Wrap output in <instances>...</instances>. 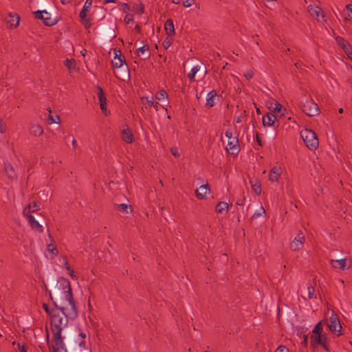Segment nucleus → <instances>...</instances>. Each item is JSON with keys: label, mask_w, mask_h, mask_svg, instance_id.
<instances>
[{"label": "nucleus", "mask_w": 352, "mask_h": 352, "mask_svg": "<svg viewBox=\"0 0 352 352\" xmlns=\"http://www.w3.org/2000/svg\"><path fill=\"white\" fill-rule=\"evenodd\" d=\"M50 294L54 307L44 304L43 308L50 320L52 347L54 352H67L65 329L68 320L74 319L78 315L69 281L65 278H58L53 293Z\"/></svg>", "instance_id": "f257e3e1"}, {"label": "nucleus", "mask_w": 352, "mask_h": 352, "mask_svg": "<svg viewBox=\"0 0 352 352\" xmlns=\"http://www.w3.org/2000/svg\"><path fill=\"white\" fill-rule=\"evenodd\" d=\"M310 341L314 347L320 345L325 350H328V346L327 345V335L323 333L321 321L318 322L312 330Z\"/></svg>", "instance_id": "f03ea898"}, {"label": "nucleus", "mask_w": 352, "mask_h": 352, "mask_svg": "<svg viewBox=\"0 0 352 352\" xmlns=\"http://www.w3.org/2000/svg\"><path fill=\"white\" fill-rule=\"evenodd\" d=\"M300 137L305 145L310 150H315L318 148L319 142L316 134L311 129H303L300 131Z\"/></svg>", "instance_id": "7ed1b4c3"}, {"label": "nucleus", "mask_w": 352, "mask_h": 352, "mask_svg": "<svg viewBox=\"0 0 352 352\" xmlns=\"http://www.w3.org/2000/svg\"><path fill=\"white\" fill-rule=\"evenodd\" d=\"M225 136L228 138V143L226 146V151L230 155H237L240 151L238 137L233 135L232 131L229 130L226 131Z\"/></svg>", "instance_id": "20e7f679"}, {"label": "nucleus", "mask_w": 352, "mask_h": 352, "mask_svg": "<svg viewBox=\"0 0 352 352\" xmlns=\"http://www.w3.org/2000/svg\"><path fill=\"white\" fill-rule=\"evenodd\" d=\"M113 54V59L111 60L112 66L116 69H122L126 76L129 78V72L128 70L126 60L121 51L117 49H114Z\"/></svg>", "instance_id": "39448f33"}, {"label": "nucleus", "mask_w": 352, "mask_h": 352, "mask_svg": "<svg viewBox=\"0 0 352 352\" xmlns=\"http://www.w3.org/2000/svg\"><path fill=\"white\" fill-rule=\"evenodd\" d=\"M302 111L308 116L313 117L319 115L320 109L316 102L312 99L306 100L302 104Z\"/></svg>", "instance_id": "423d86ee"}, {"label": "nucleus", "mask_w": 352, "mask_h": 352, "mask_svg": "<svg viewBox=\"0 0 352 352\" xmlns=\"http://www.w3.org/2000/svg\"><path fill=\"white\" fill-rule=\"evenodd\" d=\"M91 6L92 0H86L79 14L80 23L86 29H89L91 27V21L87 14L91 8Z\"/></svg>", "instance_id": "0eeeda50"}, {"label": "nucleus", "mask_w": 352, "mask_h": 352, "mask_svg": "<svg viewBox=\"0 0 352 352\" xmlns=\"http://www.w3.org/2000/svg\"><path fill=\"white\" fill-rule=\"evenodd\" d=\"M327 327L331 332L336 336H340L342 334L340 321L338 316L333 313L330 316L329 320L327 322Z\"/></svg>", "instance_id": "6e6552de"}, {"label": "nucleus", "mask_w": 352, "mask_h": 352, "mask_svg": "<svg viewBox=\"0 0 352 352\" xmlns=\"http://www.w3.org/2000/svg\"><path fill=\"white\" fill-rule=\"evenodd\" d=\"M283 169L284 167L280 164L276 163L274 166H273V167L269 171V181L272 183L278 182L283 174Z\"/></svg>", "instance_id": "1a4fd4ad"}, {"label": "nucleus", "mask_w": 352, "mask_h": 352, "mask_svg": "<svg viewBox=\"0 0 352 352\" xmlns=\"http://www.w3.org/2000/svg\"><path fill=\"white\" fill-rule=\"evenodd\" d=\"M34 15L36 18L43 21L46 25L52 26L57 23V20L52 18L51 14L45 10L35 12Z\"/></svg>", "instance_id": "9d476101"}, {"label": "nucleus", "mask_w": 352, "mask_h": 352, "mask_svg": "<svg viewBox=\"0 0 352 352\" xmlns=\"http://www.w3.org/2000/svg\"><path fill=\"white\" fill-rule=\"evenodd\" d=\"M305 241V237L304 234L302 232L298 233L293 241L290 243V250L294 252L300 250L304 246Z\"/></svg>", "instance_id": "9b49d317"}, {"label": "nucleus", "mask_w": 352, "mask_h": 352, "mask_svg": "<svg viewBox=\"0 0 352 352\" xmlns=\"http://www.w3.org/2000/svg\"><path fill=\"white\" fill-rule=\"evenodd\" d=\"M307 11L310 16L315 17L318 22L324 21V15L322 10L318 6L309 5L307 7Z\"/></svg>", "instance_id": "f8f14e48"}, {"label": "nucleus", "mask_w": 352, "mask_h": 352, "mask_svg": "<svg viewBox=\"0 0 352 352\" xmlns=\"http://www.w3.org/2000/svg\"><path fill=\"white\" fill-rule=\"evenodd\" d=\"M97 96L99 100L100 107L102 113L105 116H109L110 114V111L108 110L107 107V98L104 94L102 89L100 87H98Z\"/></svg>", "instance_id": "ddd939ff"}, {"label": "nucleus", "mask_w": 352, "mask_h": 352, "mask_svg": "<svg viewBox=\"0 0 352 352\" xmlns=\"http://www.w3.org/2000/svg\"><path fill=\"white\" fill-rule=\"evenodd\" d=\"M120 135L122 140L127 144H131L134 140L133 134L127 125H123L122 126Z\"/></svg>", "instance_id": "4468645a"}, {"label": "nucleus", "mask_w": 352, "mask_h": 352, "mask_svg": "<svg viewBox=\"0 0 352 352\" xmlns=\"http://www.w3.org/2000/svg\"><path fill=\"white\" fill-rule=\"evenodd\" d=\"M337 43L343 49L348 57L352 60V48L348 41L340 36L336 38Z\"/></svg>", "instance_id": "2eb2a0df"}, {"label": "nucleus", "mask_w": 352, "mask_h": 352, "mask_svg": "<svg viewBox=\"0 0 352 352\" xmlns=\"http://www.w3.org/2000/svg\"><path fill=\"white\" fill-rule=\"evenodd\" d=\"M210 193V188L208 184L201 185L195 190V195L198 199H204Z\"/></svg>", "instance_id": "dca6fc26"}, {"label": "nucleus", "mask_w": 352, "mask_h": 352, "mask_svg": "<svg viewBox=\"0 0 352 352\" xmlns=\"http://www.w3.org/2000/svg\"><path fill=\"white\" fill-rule=\"evenodd\" d=\"M331 266L334 269H339L344 270V269H349L350 265H347L346 258L340 259H331L330 261Z\"/></svg>", "instance_id": "f3484780"}, {"label": "nucleus", "mask_w": 352, "mask_h": 352, "mask_svg": "<svg viewBox=\"0 0 352 352\" xmlns=\"http://www.w3.org/2000/svg\"><path fill=\"white\" fill-rule=\"evenodd\" d=\"M60 262L62 265L63 268L66 270L67 274L70 276V277L73 280H77L78 277L76 275V274L74 273V270L71 268V267L69 264L67 258L66 256L60 257Z\"/></svg>", "instance_id": "a211bd4d"}, {"label": "nucleus", "mask_w": 352, "mask_h": 352, "mask_svg": "<svg viewBox=\"0 0 352 352\" xmlns=\"http://www.w3.org/2000/svg\"><path fill=\"white\" fill-rule=\"evenodd\" d=\"M218 100L216 91L212 90L207 94L206 106L209 108L212 107Z\"/></svg>", "instance_id": "6ab92c4d"}, {"label": "nucleus", "mask_w": 352, "mask_h": 352, "mask_svg": "<svg viewBox=\"0 0 352 352\" xmlns=\"http://www.w3.org/2000/svg\"><path fill=\"white\" fill-rule=\"evenodd\" d=\"M86 338H87L86 333H83V332H80L75 339V342L79 346L80 351L86 349V345H87Z\"/></svg>", "instance_id": "aec40b11"}, {"label": "nucleus", "mask_w": 352, "mask_h": 352, "mask_svg": "<svg viewBox=\"0 0 352 352\" xmlns=\"http://www.w3.org/2000/svg\"><path fill=\"white\" fill-rule=\"evenodd\" d=\"M58 249L55 245L50 243L47 245V248L45 251V255L48 258H53L58 254Z\"/></svg>", "instance_id": "412c9836"}, {"label": "nucleus", "mask_w": 352, "mask_h": 352, "mask_svg": "<svg viewBox=\"0 0 352 352\" xmlns=\"http://www.w3.org/2000/svg\"><path fill=\"white\" fill-rule=\"evenodd\" d=\"M28 218V222L31 228L38 232L43 231V226L34 219V216H25Z\"/></svg>", "instance_id": "4be33fe9"}, {"label": "nucleus", "mask_w": 352, "mask_h": 352, "mask_svg": "<svg viewBox=\"0 0 352 352\" xmlns=\"http://www.w3.org/2000/svg\"><path fill=\"white\" fill-rule=\"evenodd\" d=\"M168 95L167 92L165 90H164V89H162V90L159 91L155 94V98L157 100H166V104L162 105V107L164 109H165L166 111L167 110L166 107L168 106V104H169V102L168 100Z\"/></svg>", "instance_id": "5701e85b"}, {"label": "nucleus", "mask_w": 352, "mask_h": 352, "mask_svg": "<svg viewBox=\"0 0 352 352\" xmlns=\"http://www.w3.org/2000/svg\"><path fill=\"white\" fill-rule=\"evenodd\" d=\"M39 209V206L36 202H32L28 206L23 208V214L24 216L32 215L31 212H36Z\"/></svg>", "instance_id": "b1692460"}, {"label": "nucleus", "mask_w": 352, "mask_h": 352, "mask_svg": "<svg viewBox=\"0 0 352 352\" xmlns=\"http://www.w3.org/2000/svg\"><path fill=\"white\" fill-rule=\"evenodd\" d=\"M276 120V116L273 113H268L263 117V124L265 126H272L274 124Z\"/></svg>", "instance_id": "393cba45"}, {"label": "nucleus", "mask_w": 352, "mask_h": 352, "mask_svg": "<svg viewBox=\"0 0 352 352\" xmlns=\"http://www.w3.org/2000/svg\"><path fill=\"white\" fill-rule=\"evenodd\" d=\"M30 133L34 136H40L43 134V130L41 125L38 124H32L30 126Z\"/></svg>", "instance_id": "a878e982"}, {"label": "nucleus", "mask_w": 352, "mask_h": 352, "mask_svg": "<svg viewBox=\"0 0 352 352\" xmlns=\"http://www.w3.org/2000/svg\"><path fill=\"white\" fill-rule=\"evenodd\" d=\"M229 209V205L228 203L224 201L219 202L215 208V210L219 214H226L228 212Z\"/></svg>", "instance_id": "bb28decb"}, {"label": "nucleus", "mask_w": 352, "mask_h": 352, "mask_svg": "<svg viewBox=\"0 0 352 352\" xmlns=\"http://www.w3.org/2000/svg\"><path fill=\"white\" fill-rule=\"evenodd\" d=\"M20 21V17L16 14H10L9 18L8 19V23L10 24L12 28H16Z\"/></svg>", "instance_id": "cd10ccee"}, {"label": "nucleus", "mask_w": 352, "mask_h": 352, "mask_svg": "<svg viewBox=\"0 0 352 352\" xmlns=\"http://www.w3.org/2000/svg\"><path fill=\"white\" fill-rule=\"evenodd\" d=\"M52 192L49 187L46 186L43 190L38 192V197L41 201H47L51 196Z\"/></svg>", "instance_id": "c85d7f7f"}, {"label": "nucleus", "mask_w": 352, "mask_h": 352, "mask_svg": "<svg viewBox=\"0 0 352 352\" xmlns=\"http://www.w3.org/2000/svg\"><path fill=\"white\" fill-rule=\"evenodd\" d=\"M164 29L168 36H172L175 34V28L173 22L171 19H168L164 24Z\"/></svg>", "instance_id": "c756f323"}, {"label": "nucleus", "mask_w": 352, "mask_h": 352, "mask_svg": "<svg viewBox=\"0 0 352 352\" xmlns=\"http://www.w3.org/2000/svg\"><path fill=\"white\" fill-rule=\"evenodd\" d=\"M65 66L70 72H74L76 69V60L73 58H67L64 61Z\"/></svg>", "instance_id": "7c9ffc66"}, {"label": "nucleus", "mask_w": 352, "mask_h": 352, "mask_svg": "<svg viewBox=\"0 0 352 352\" xmlns=\"http://www.w3.org/2000/svg\"><path fill=\"white\" fill-rule=\"evenodd\" d=\"M251 188L254 192L257 195L261 193V184L258 181H251Z\"/></svg>", "instance_id": "2f4dec72"}, {"label": "nucleus", "mask_w": 352, "mask_h": 352, "mask_svg": "<svg viewBox=\"0 0 352 352\" xmlns=\"http://www.w3.org/2000/svg\"><path fill=\"white\" fill-rule=\"evenodd\" d=\"M200 69L201 65H196L191 69L190 72L188 74V78L191 82L195 80V76Z\"/></svg>", "instance_id": "473e14b6"}, {"label": "nucleus", "mask_w": 352, "mask_h": 352, "mask_svg": "<svg viewBox=\"0 0 352 352\" xmlns=\"http://www.w3.org/2000/svg\"><path fill=\"white\" fill-rule=\"evenodd\" d=\"M4 170L8 177L12 178L15 176L14 168L9 163L5 164Z\"/></svg>", "instance_id": "72a5a7b5"}, {"label": "nucleus", "mask_w": 352, "mask_h": 352, "mask_svg": "<svg viewBox=\"0 0 352 352\" xmlns=\"http://www.w3.org/2000/svg\"><path fill=\"white\" fill-rule=\"evenodd\" d=\"M118 210L128 214L131 212V207L126 204H121L117 206Z\"/></svg>", "instance_id": "f704fd0d"}, {"label": "nucleus", "mask_w": 352, "mask_h": 352, "mask_svg": "<svg viewBox=\"0 0 352 352\" xmlns=\"http://www.w3.org/2000/svg\"><path fill=\"white\" fill-rule=\"evenodd\" d=\"M47 122H48V123L50 124H59L60 123V118L56 114H54V115L50 114L48 116Z\"/></svg>", "instance_id": "c9c22d12"}, {"label": "nucleus", "mask_w": 352, "mask_h": 352, "mask_svg": "<svg viewBox=\"0 0 352 352\" xmlns=\"http://www.w3.org/2000/svg\"><path fill=\"white\" fill-rule=\"evenodd\" d=\"M133 11L135 12V14L141 15L144 13V6L142 3L136 4L133 7Z\"/></svg>", "instance_id": "e433bc0d"}, {"label": "nucleus", "mask_w": 352, "mask_h": 352, "mask_svg": "<svg viewBox=\"0 0 352 352\" xmlns=\"http://www.w3.org/2000/svg\"><path fill=\"white\" fill-rule=\"evenodd\" d=\"M265 214V210L262 206H261L260 208L252 214V219H257L258 217H261Z\"/></svg>", "instance_id": "4c0bfd02"}, {"label": "nucleus", "mask_w": 352, "mask_h": 352, "mask_svg": "<svg viewBox=\"0 0 352 352\" xmlns=\"http://www.w3.org/2000/svg\"><path fill=\"white\" fill-rule=\"evenodd\" d=\"M142 100L148 107H152L154 104V98L153 96H145L142 98Z\"/></svg>", "instance_id": "58836bf2"}, {"label": "nucleus", "mask_w": 352, "mask_h": 352, "mask_svg": "<svg viewBox=\"0 0 352 352\" xmlns=\"http://www.w3.org/2000/svg\"><path fill=\"white\" fill-rule=\"evenodd\" d=\"M148 46L147 45H144L138 49V56H143L146 53L147 54L146 55L148 56L149 54H148Z\"/></svg>", "instance_id": "ea45409f"}, {"label": "nucleus", "mask_w": 352, "mask_h": 352, "mask_svg": "<svg viewBox=\"0 0 352 352\" xmlns=\"http://www.w3.org/2000/svg\"><path fill=\"white\" fill-rule=\"evenodd\" d=\"M277 102V101L272 98H270L266 102V105L268 108V109H270V111L272 110L274 106L275 105V104Z\"/></svg>", "instance_id": "a19ab883"}, {"label": "nucleus", "mask_w": 352, "mask_h": 352, "mask_svg": "<svg viewBox=\"0 0 352 352\" xmlns=\"http://www.w3.org/2000/svg\"><path fill=\"white\" fill-rule=\"evenodd\" d=\"M283 105L279 103L278 102H277L275 105L274 106L272 111H273L274 113H278V112H280L281 111H283Z\"/></svg>", "instance_id": "79ce46f5"}, {"label": "nucleus", "mask_w": 352, "mask_h": 352, "mask_svg": "<svg viewBox=\"0 0 352 352\" xmlns=\"http://www.w3.org/2000/svg\"><path fill=\"white\" fill-rule=\"evenodd\" d=\"M16 346L19 352H27V348L23 342H18Z\"/></svg>", "instance_id": "37998d69"}, {"label": "nucleus", "mask_w": 352, "mask_h": 352, "mask_svg": "<svg viewBox=\"0 0 352 352\" xmlns=\"http://www.w3.org/2000/svg\"><path fill=\"white\" fill-rule=\"evenodd\" d=\"M307 291H308V296L309 298H315V289L313 287L309 286L307 287Z\"/></svg>", "instance_id": "c03bdc74"}, {"label": "nucleus", "mask_w": 352, "mask_h": 352, "mask_svg": "<svg viewBox=\"0 0 352 352\" xmlns=\"http://www.w3.org/2000/svg\"><path fill=\"white\" fill-rule=\"evenodd\" d=\"M196 1L195 0H185L183 2V6L185 8H189L191 6L195 4Z\"/></svg>", "instance_id": "a18cd8bd"}, {"label": "nucleus", "mask_w": 352, "mask_h": 352, "mask_svg": "<svg viewBox=\"0 0 352 352\" xmlns=\"http://www.w3.org/2000/svg\"><path fill=\"white\" fill-rule=\"evenodd\" d=\"M170 152L172 155L176 157H178L180 156V153L179 151V149L177 147H172L170 148Z\"/></svg>", "instance_id": "49530a36"}, {"label": "nucleus", "mask_w": 352, "mask_h": 352, "mask_svg": "<svg viewBox=\"0 0 352 352\" xmlns=\"http://www.w3.org/2000/svg\"><path fill=\"white\" fill-rule=\"evenodd\" d=\"M274 352H289V350L285 346L280 345Z\"/></svg>", "instance_id": "de8ad7c7"}, {"label": "nucleus", "mask_w": 352, "mask_h": 352, "mask_svg": "<svg viewBox=\"0 0 352 352\" xmlns=\"http://www.w3.org/2000/svg\"><path fill=\"white\" fill-rule=\"evenodd\" d=\"M254 76V72L252 70H248L244 73V76L247 80H250Z\"/></svg>", "instance_id": "09e8293b"}, {"label": "nucleus", "mask_w": 352, "mask_h": 352, "mask_svg": "<svg viewBox=\"0 0 352 352\" xmlns=\"http://www.w3.org/2000/svg\"><path fill=\"white\" fill-rule=\"evenodd\" d=\"M133 21V16L132 14H126L124 17V22L126 24H129Z\"/></svg>", "instance_id": "8fccbe9b"}, {"label": "nucleus", "mask_w": 352, "mask_h": 352, "mask_svg": "<svg viewBox=\"0 0 352 352\" xmlns=\"http://www.w3.org/2000/svg\"><path fill=\"white\" fill-rule=\"evenodd\" d=\"M346 9L348 11V16L350 19H352V4H348L346 6Z\"/></svg>", "instance_id": "3c124183"}, {"label": "nucleus", "mask_w": 352, "mask_h": 352, "mask_svg": "<svg viewBox=\"0 0 352 352\" xmlns=\"http://www.w3.org/2000/svg\"><path fill=\"white\" fill-rule=\"evenodd\" d=\"M277 114H279L280 117L285 118L286 115L287 114V110L285 108L283 107V111L280 112H278Z\"/></svg>", "instance_id": "603ef678"}, {"label": "nucleus", "mask_w": 352, "mask_h": 352, "mask_svg": "<svg viewBox=\"0 0 352 352\" xmlns=\"http://www.w3.org/2000/svg\"><path fill=\"white\" fill-rule=\"evenodd\" d=\"M6 132V126L0 121V133H3Z\"/></svg>", "instance_id": "864d4df0"}, {"label": "nucleus", "mask_w": 352, "mask_h": 352, "mask_svg": "<svg viewBox=\"0 0 352 352\" xmlns=\"http://www.w3.org/2000/svg\"><path fill=\"white\" fill-rule=\"evenodd\" d=\"M163 45L165 48L167 49L170 45V42L169 41H164Z\"/></svg>", "instance_id": "5fc2aeb1"}, {"label": "nucleus", "mask_w": 352, "mask_h": 352, "mask_svg": "<svg viewBox=\"0 0 352 352\" xmlns=\"http://www.w3.org/2000/svg\"><path fill=\"white\" fill-rule=\"evenodd\" d=\"M265 3H271L272 6L274 5V2L276 1V0H263Z\"/></svg>", "instance_id": "6e6d98bb"}, {"label": "nucleus", "mask_w": 352, "mask_h": 352, "mask_svg": "<svg viewBox=\"0 0 352 352\" xmlns=\"http://www.w3.org/2000/svg\"><path fill=\"white\" fill-rule=\"evenodd\" d=\"M72 144L74 148H76L77 146L76 140V139L74 137H73V139H72Z\"/></svg>", "instance_id": "4d7b16f0"}, {"label": "nucleus", "mask_w": 352, "mask_h": 352, "mask_svg": "<svg viewBox=\"0 0 352 352\" xmlns=\"http://www.w3.org/2000/svg\"><path fill=\"white\" fill-rule=\"evenodd\" d=\"M256 142H258V144L260 145V146H262V141L261 140V138L258 137V135H256Z\"/></svg>", "instance_id": "13d9d810"}, {"label": "nucleus", "mask_w": 352, "mask_h": 352, "mask_svg": "<svg viewBox=\"0 0 352 352\" xmlns=\"http://www.w3.org/2000/svg\"><path fill=\"white\" fill-rule=\"evenodd\" d=\"M123 5L124 6V12H128L129 10V7L128 4L124 3Z\"/></svg>", "instance_id": "bf43d9fd"}, {"label": "nucleus", "mask_w": 352, "mask_h": 352, "mask_svg": "<svg viewBox=\"0 0 352 352\" xmlns=\"http://www.w3.org/2000/svg\"><path fill=\"white\" fill-rule=\"evenodd\" d=\"M116 1V0H104V4H107L108 3H115Z\"/></svg>", "instance_id": "052dcab7"}, {"label": "nucleus", "mask_w": 352, "mask_h": 352, "mask_svg": "<svg viewBox=\"0 0 352 352\" xmlns=\"http://www.w3.org/2000/svg\"><path fill=\"white\" fill-rule=\"evenodd\" d=\"M153 106L156 111H158V102H155V103L154 102Z\"/></svg>", "instance_id": "680f3d73"}, {"label": "nucleus", "mask_w": 352, "mask_h": 352, "mask_svg": "<svg viewBox=\"0 0 352 352\" xmlns=\"http://www.w3.org/2000/svg\"><path fill=\"white\" fill-rule=\"evenodd\" d=\"M173 3L179 4L180 3V0H170Z\"/></svg>", "instance_id": "e2e57ef3"}, {"label": "nucleus", "mask_w": 352, "mask_h": 352, "mask_svg": "<svg viewBox=\"0 0 352 352\" xmlns=\"http://www.w3.org/2000/svg\"><path fill=\"white\" fill-rule=\"evenodd\" d=\"M86 54H87V50H83L81 51V54L82 56H85L86 55Z\"/></svg>", "instance_id": "0e129e2a"}, {"label": "nucleus", "mask_w": 352, "mask_h": 352, "mask_svg": "<svg viewBox=\"0 0 352 352\" xmlns=\"http://www.w3.org/2000/svg\"><path fill=\"white\" fill-rule=\"evenodd\" d=\"M339 281H340V284H342V287L344 288V280L342 279H339Z\"/></svg>", "instance_id": "69168bd1"}, {"label": "nucleus", "mask_w": 352, "mask_h": 352, "mask_svg": "<svg viewBox=\"0 0 352 352\" xmlns=\"http://www.w3.org/2000/svg\"><path fill=\"white\" fill-rule=\"evenodd\" d=\"M256 113H257L258 114H261V110H260V109H259V108H256Z\"/></svg>", "instance_id": "338daca9"}, {"label": "nucleus", "mask_w": 352, "mask_h": 352, "mask_svg": "<svg viewBox=\"0 0 352 352\" xmlns=\"http://www.w3.org/2000/svg\"><path fill=\"white\" fill-rule=\"evenodd\" d=\"M135 29H136V30H137V31H138V32H140V26H139V25H136V26H135Z\"/></svg>", "instance_id": "774afa93"}]
</instances>
